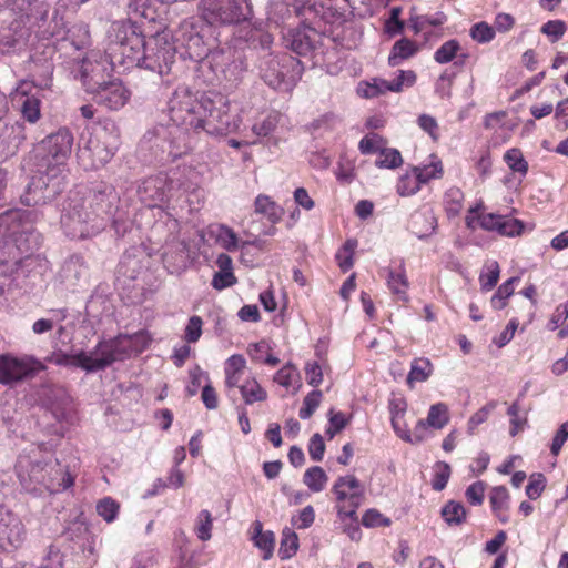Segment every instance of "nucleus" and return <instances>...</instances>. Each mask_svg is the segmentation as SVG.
I'll list each match as a JSON object with an SVG mask.
<instances>
[{
  "instance_id": "1",
  "label": "nucleus",
  "mask_w": 568,
  "mask_h": 568,
  "mask_svg": "<svg viewBox=\"0 0 568 568\" xmlns=\"http://www.w3.org/2000/svg\"><path fill=\"white\" fill-rule=\"evenodd\" d=\"M240 106L226 95L209 91L193 92L179 85L166 105L168 124L165 138L169 156L173 160L191 150V135L201 130L211 135H223L240 129Z\"/></svg>"
},
{
  "instance_id": "2",
  "label": "nucleus",
  "mask_w": 568,
  "mask_h": 568,
  "mask_svg": "<svg viewBox=\"0 0 568 568\" xmlns=\"http://www.w3.org/2000/svg\"><path fill=\"white\" fill-rule=\"evenodd\" d=\"M171 34L180 57L197 63L203 82L233 88L242 80L246 71L242 54L231 47L216 45L212 26L201 16L183 20Z\"/></svg>"
},
{
  "instance_id": "3",
  "label": "nucleus",
  "mask_w": 568,
  "mask_h": 568,
  "mask_svg": "<svg viewBox=\"0 0 568 568\" xmlns=\"http://www.w3.org/2000/svg\"><path fill=\"white\" fill-rule=\"evenodd\" d=\"M112 36L115 39L113 48L122 49L119 59L123 71L140 68L159 75L171 71L176 59L178 47L170 32H156L145 39L136 22L119 20L112 23Z\"/></svg>"
},
{
  "instance_id": "4",
  "label": "nucleus",
  "mask_w": 568,
  "mask_h": 568,
  "mask_svg": "<svg viewBox=\"0 0 568 568\" xmlns=\"http://www.w3.org/2000/svg\"><path fill=\"white\" fill-rule=\"evenodd\" d=\"M119 195L115 189L99 183L88 195L80 190L71 191L63 203L61 226L67 236L84 239L100 233L113 221Z\"/></svg>"
},
{
  "instance_id": "5",
  "label": "nucleus",
  "mask_w": 568,
  "mask_h": 568,
  "mask_svg": "<svg viewBox=\"0 0 568 568\" xmlns=\"http://www.w3.org/2000/svg\"><path fill=\"white\" fill-rule=\"evenodd\" d=\"M73 141L72 132L68 128H60L38 144V174L32 176L26 193L21 196L23 204L28 206L45 204L63 190L67 161L71 154Z\"/></svg>"
},
{
  "instance_id": "6",
  "label": "nucleus",
  "mask_w": 568,
  "mask_h": 568,
  "mask_svg": "<svg viewBox=\"0 0 568 568\" xmlns=\"http://www.w3.org/2000/svg\"><path fill=\"white\" fill-rule=\"evenodd\" d=\"M32 215L30 211L18 209L0 214V274L17 270L40 246Z\"/></svg>"
},
{
  "instance_id": "7",
  "label": "nucleus",
  "mask_w": 568,
  "mask_h": 568,
  "mask_svg": "<svg viewBox=\"0 0 568 568\" xmlns=\"http://www.w3.org/2000/svg\"><path fill=\"white\" fill-rule=\"evenodd\" d=\"M200 182V174L192 166H179L171 169L168 173L144 179L138 186V195L145 205L160 207L180 191L184 193L195 191Z\"/></svg>"
},
{
  "instance_id": "8",
  "label": "nucleus",
  "mask_w": 568,
  "mask_h": 568,
  "mask_svg": "<svg viewBox=\"0 0 568 568\" xmlns=\"http://www.w3.org/2000/svg\"><path fill=\"white\" fill-rule=\"evenodd\" d=\"M115 39L112 36V26L108 31V44L102 53L99 50H92L85 57L78 61L73 69L74 78L79 79L83 90L90 95L100 85L105 84L116 69L123 71L120 63L122 49L115 50Z\"/></svg>"
},
{
  "instance_id": "9",
  "label": "nucleus",
  "mask_w": 568,
  "mask_h": 568,
  "mask_svg": "<svg viewBox=\"0 0 568 568\" xmlns=\"http://www.w3.org/2000/svg\"><path fill=\"white\" fill-rule=\"evenodd\" d=\"M120 146V133L112 122L94 125L83 133L78 150V161L85 170L104 166L114 156Z\"/></svg>"
},
{
  "instance_id": "10",
  "label": "nucleus",
  "mask_w": 568,
  "mask_h": 568,
  "mask_svg": "<svg viewBox=\"0 0 568 568\" xmlns=\"http://www.w3.org/2000/svg\"><path fill=\"white\" fill-rule=\"evenodd\" d=\"M199 13L210 26H237L253 17L251 0H201Z\"/></svg>"
},
{
  "instance_id": "11",
  "label": "nucleus",
  "mask_w": 568,
  "mask_h": 568,
  "mask_svg": "<svg viewBox=\"0 0 568 568\" xmlns=\"http://www.w3.org/2000/svg\"><path fill=\"white\" fill-rule=\"evenodd\" d=\"M347 2V0H342ZM337 0H324L321 3L316 1L312 4L305 6L304 3L294 2L292 6L297 17H304L305 20H311L314 27L321 34H327L337 40L341 38L339 29L346 23V16L344 9L334 7Z\"/></svg>"
},
{
  "instance_id": "12",
  "label": "nucleus",
  "mask_w": 568,
  "mask_h": 568,
  "mask_svg": "<svg viewBox=\"0 0 568 568\" xmlns=\"http://www.w3.org/2000/svg\"><path fill=\"white\" fill-rule=\"evenodd\" d=\"M264 82L278 91H291L302 75L301 62L288 54L264 57L260 63Z\"/></svg>"
},
{
  "instance_id": "13",
  "label": "nucleus",
  "mask_w": 568,
  "mask_h": 568,
  "mask_svg": "<svg viewBox=\"0 0 568 568\" xmlns=\"http://www.w3.org/2000/svg\"><path fill=\"white\" fill-rule=\"evenodd\" d=\"M333 491L339 503L337 506L339 517L357 523V508L364 499V487L359 480L351 475L339 477L333 486Z\"/></svg>"
},
{
  "instance_id": "14",
  "label": "nucleus",
  "mask_w": 568,
  "mask_h": 568,
  "mask_svg": "<svg viewBox=\"0 0 568 568\" xmlns=\"http://www.w3.org/2000/svg\"><path fill=\"white\" fill-rule=\"evenodd\" d=\"M152 342L146 331H139L132 335L119 334L115 337L99 342L95 355H131L148 349Z\"/></svg>"
},
{
  "instance_id": "15",
  "label": "nucleus",
  "mask_w": 568,
  "mask_h": 568,
  "mask_svg": "<svg viewBox=\"0 0 568 568\" xmlns=\"http://www.w3.org/2000/svg\"><path fill=\"white\" fill-rule=\"evenodd\" d=\"M34 84L28 79H21L9 93V99L24 121L36 124L41 118V99L32 91Z\"/></svg>"
},
{
  "instance_id": "16",
  "label": "nucleus",
  "mask_w": 568,
  "mask_h": 568,
  "mask_svg": "<svg viewBox=\"0 0 568 568\" xmlns=\"http://www.w3.org/2000/svg\"><path fill=\"white\" fill-rule=\"evenodd\" d=\"M13 14L16 18L0 28V52L2 54H10L20 50L27 44L30 37L29 11Z\"/></svg>"
},
{
  "instance_id": "17",
  "label": "nucleus",
  "mask_w": 568,
  "mask_h": 568,
  "mask_svg": "<svg viewBox=\"0 0 568 568\" xmlns=\"http://www.w3.org/2000/svg\"><path fill=\"white\" fill-rule=\"evenodd\" d=\"M416 81L414 71L400 70L393 80L373 78L369 81H361L357 85V94L365 99L377 98L386 92H400L404 87H412Z\"/></svg>"
},
{
  "instance_id": "18",
  "label": "nucleus",
  "mask_w": 568,
  "mask_h": 568,
  "mask_svg": "<svg viewBox=\"0 0 568 568\" xmlns=\"http://www.w3.org/2000/svg\"><path fill=\"white\" fill-rule=\"evenodd\" d=\"M90 95L94 102L109 110H120L129 102L131 91L121 79L113 75Z\"/></svg>"
},
{
  "instance_id": "19",
  "label": "nucleus",
  "mask_w": 568,
  "mask_h": 568,
  "mask_svg": "<svg viewBox=\"0 0 568 568\" xmlns=\"http://www.w3.org/2000/svg\"><path fill=\"white\" fill-rule=\"evenodd\" d=\"M287 130L286 116L277 111L262 113L252 125V132L257 138H267L275 145L283 140Z\"/></svg>"
},
{
  "instance_id": "20",
  "label": "nucleus",
  "mask_w": 568,
  "mask_h": 568,
  "mask_svg": "<svg viewBox=\"0 0 568 568\" xmlns=\"http://www.w3.org/2000/svg\"><path fill=\"white\" fill-rule=\"evenodd\" d=\"M283 43L298 55H306L317 43L321 36L315 27L303 23L301 27L282 32Z\"/></svg>"
},
{
  "instance_id": "21",
  "label": "nucleus",
  "mask_w": 568,
  "mask_h": 568,
  "mask_svg": "<svg viewBox=\"0 0 568 568\" xmlns=\"http://www.w3.org/2000/svg\"><path fill=\"white\" fill-rule=\"evenodd\" d=\"M41 368L33 357H0V383L11 384Z\"/></svg>"
},
{
  "instance_id": "22",
  "label": "nucleus",
  "mask_w": 568,
  "mask_h": 568,
  "mask_svg": "<svg viewBox=\"0 0 568 568\" xmlns=\"http://www.w3.org/2000/svg\"><path fill=\"white\" fill-rule=\"evenodd\" d=\"M26 536V530L20 518L7 506L0 505V541H7L13 547H19Z\"/></svg>"
},
{
  "instance_id": "23",
  "label": "nucleus",
  "mask_w": 568,
  "mask_h": 568,
  "mask_svg": "<svg viewBox=\"0 0 568 568\" xmlns=\"http://www.w3.org/2000/svg\"><path fill=\"white\" fill-rule=\"evenodd\" d=\"M48 314L49 317L40 318L33 323L32 332L37 335H41L55 328L60 339L69 338V333L72 327L69 324H63L69 316L68 310H50Z\"/></svg>"
},
{
  "instance_id": "24",
  "label": "nucleus",
  "mask_w": 568,
  "mask_h": 568,
  "mask_svg": "<svg viewBox=\"0 0 568 568\" xmlns=\"http://www.w3.org/2000/svg\"><path fill=\"white\" fill-rule=\"evenodd\" d=\"M387 287L398 301H408L409 282L403 260L393 262V265L387 268Z\"/></svg>"
},
{
  "instance_id": "25",
  "label": "nucleus",
  "mask_w": 568,
  "mask_h": 568,
  "mask_svg": "<svg viewBox=\"0 0 568 568\" xmlns=\"http://www.w3.org/2000/svg\"><path fill=\"white\" fill-rule=\"evenodd\" d=\"M437 227V219L430 209L416 211L412 214L409 229L418 239H426Z\"/></svg>"
},
{
  "instance_id": "26",
  "label": "nucleus",
  "mask_w": 568,
  "mask_h": 568,
  "mask_svg": "<svg viewBox=\"0 0 568 568\" xmlns=\"http://www.w3.org/2000/svg\"><path fill=\"white\" fill-rule=\"evenodd\" d=\"M467 58L468 53L463 50L460 42L456 39L445 41L434 52V60L439 64H447L457 59L455 64L463 65Z\"/></svg>"
},
{
  "instance_id": "27",
  "label": "nucleus",
  "mask_w": 568,
  "mask_h": 568,
  "mask_svg": "<svg viewBox=\"0 0 568 568\" xmlns=\"http://www.w3.org/2000/svg\"><path fill=\"white\" fill-rule=\"evenodd\" d=\"M58 365H70L87 372H97L111 365L115 357H49Z\"/></svg>"
},
{
  "instance_id": "28",
  "label": "nucleus",
  "mask_w": 568,
  "mask_h": 568,
  "mask_svg": "<svg viewBox=\"0 0 568 568\" xmlns=\"http://www.w3.org/2000/svg\"><path fill=\"white\" fill-rule=\"evenodd\" d=\"M165 1L162 0H130V11L150 22L161 19Z\"/></svg>"
},
{
  "instance_id": "29",
  "label": "nucleus",
  "mask_w": 568,
  "mask_h": 568,
  "mask_svg": "<svg viewBox=\"0 0 568 568\" xmlns=\"http://www.w3.org/2000/svg\"><path fill=\"white\" fill-rule=\"evenodd\" d=\"M418 50L419 47L416 42L407 38H402L393 44L388 57V64L390 67H397L402 64L403 61L414 57Z\"/></svg>"
},
{
  "instance_id": "30",
  "label": "nucleus",
  "mask_w": 568,
  "mask_h": 568,
  "mask_svg": "<svg viewBox=\"0 0 568 568\" xmlns=\"http://www.w3.org/2000/svg\"><path fill=\"white\" fill-rule=\"evenodd\" d=\"M254 211L256 214L265 216L271 223L275 224L281 221L284 210L270 196L260 194L254 201Z\"/></svg>"
},
{
  "instance_id": "31",
  "label": "nucleus",
  "mask_w": 568,
  "mask_h": 568,
  "mask_svg": "<svg viewBox=\"0 0 568 568\" xmlns=\"http://www.w3.org/2000/svg\"><path fill=\"white\" fill-rule=\"evenodd\" d=\"M416 175L418 176L422 185L434 179H440L443 176V163L440 159L432 154L428 158V162L422 163L417 166H413Z\"/></svg>"
},
{
  "instance_id": "32",
  "label": "nucleus",
  "mask_w": 568,
  "mask_h": 568,
  "mask_svg": "<svg viewBox=\"0 0 568 568\" xmlns=\"http://www.w3.org/2000/svg\"><path fill=\"white\" fill-rule=\"evenodd\" d=\"M85 273V266L80 257L73 256L65 261L59 273L62 283L68 286H73L78 283L82 275Z\"/></svg>"
},
{
  "instance_id": "33",
  "label": "nucleus",
  "mask_w": 568,
  "mask_h": 568,
  "mask_svg": "<svg viewBox=\"0 0 568 568\" xmlns=\"http://www.w3.org/2000/svg\"><path fill=\"white\" fill-rule=\"evenodd\" d=\"M33 68L31 69L33 80H29L34 84V88L49 89L51 87V78L53 74V64L49 60L44 59L42 63H39L34 58L31 59Z\"/></svg>"
},
{
  "instance_id": "34",
  "label": "nucleus",
  "mask_w": 568,
  "mask_h": 568,
  "mask_svg": "<svg viewBox=\"0 0 568 568\" xmlns=\"http://www.w3.org/2000/svg\"><path fill=\"white\" fill-rule=\"evenodd\" d=\"M433 373V364L427 357H415L410 364L407 384L410 388L415 383L425 382Z\"/></svg>"
},
{
  "instance_id": "35",
  "label": "nucleus",
  "mask_w": 568,
  "mask_h": 568,
  "mask_svg": "<svg viewBox=\"0 0 568 568\" xmlns=\"http://www.w3.org/2000/svg\"><path fill=\"white\" fill-rule=\"evenodd\" d=\"M215 236L216 243L227 252L241 251V242L236 233L226 225H217L212 231Z\"/></svg>"
},
{
  "instance_id": "36",
  "label": "nucleus",
  "mask_w": 568,
  "mask_h": 568,
  "mask_svg": "<svg viewBox=\"0 0 568 568\" xmlns=\"http://www.w3.org/2000/svg\"><path fill=\"white\" fill-rule=\"evenodd\" d=\"M292 17L290 4L283 0H271L267 6V21L281 27Z\"/></svg>"
},
{
  "instance_id": "37",
  "label": "nucleus",
  "mask_w": 568,
  "mask_h": 568,
  "mask_svg": "<svg viewBox=\"0 0 568 568\" xmlns=\"http://www.w3.org/2000/svg\"><path fill=\"white\" fill-rule=\"evenodd\" d=\"M475 213L474 210H470L469 214L466 216V224L468 227L474 229L476 224H478L481 229L486 231H496L499 232L500 225V215L487 213L480 214L477 219L473 215Z\"/></svg>"
},
{
  "instance_id": "38",
  "label": "nucleus",
  "mask_w": 568,
  "mask_h": 568,
  "mask_svg": "<svg viewBox=\"0 0 568 568\" xmlns=\"http://www.w3.org/2000/svg\"><path fill=\"white\" fill-rule=\"evenodd\" d=\"M475 213L474 210H470L469 214L466 216V224L468 227L474 229L476 224H478L481 229L486 231H496L499 232L500 225V215L487 213L480 214L477 219L473 215Z\"/></svg>"
},
{
  "instance_id": "39",
  "label": "nucleus",
  "mask_w": 568,
  "mask_h": 568,
  "mask_svg": "<svg viewBox=\"0 0 568 568\" xmlns=\"http://www.w3.org/2000/svg\"><path fill=\"white\" fill-rule=\"evenodd\" d=\"M244 357H229L225 363L226 386L236 387L245 369Z\"/></svg>"
},
{
  "instance_id": "40",
  "label": "nucleus",
  "mask_w": 568,
  "mask_h": 568,
  "mask_svg": "<svg viewBox=\"0 0 568 568\" xmlns=\"http://www.w3.org/2000/svg\"><path fill=\"white\" fill-rule=\"evenodd\" d=\"M500 268L496 261H487L479 275L480 288L484 292L490 291L499 280Z\"/></svg>"
},
{
  "instance_id": "41",
  "label": "nucleus",
  "mask_w": 568,
  "mask_h": 568,
  "mask_svg": "<svg viewBox=\"0 0 568 568\" xmlns=\"http://www.w3.org/2000/svg\"><path fill=\"white\" fill-rule=\"evenodd\" d=\"M420 186L422 183L412 169L398 179L396 190L400 196H412L420 190Z\"/></svg>"
},
{
  "instance_id": "42",
  "label": "nucleus",
  "mask_w": 568,
  "mask_h": 568,
  "mask_svg": "<svg viewBox=\"0 0 568 568\" xmlns=\"http://www.w3.org/2000/svg\"><path fill=\"white\" fill-rule=\"evenodd\" d=\"M429 427L442 429L449 422L448 407L444 403L432 405L425 419Z\"/></svg>"
},
{
  "instance_id": "43",
  "label": "nucleus",
  "mask_w": 568,
  "mask_h": 568,
  "mask_svg": "<svg viewBox=\"0 0 568 568\" xmlns=\"http://www.w3.org/2000/svg\"><path fill=\"white\" fill-rule=\"evenodd\" d=\"M328 480L326 473L320 466L308 468L303 481L314 493L322 491Z\"/></svg>"
},
{
  "instance_id": "44",
  "label": "nucleus",
  "mask_w": 568,
  "mask_h": 568,
  "mask_svg": "<svg viewBox=\"0 0 568 568\" xmlns=\"http://www.w3.org/2000/svg\"><path fill=\"white\" fill-rule=\"evenodd\" d=\"M464 193L458 187H450L444 195V206L448 216H457L463 209Z\"/></svg>"
},
{
  "instance_id": "45",
  "label": "nucleus",
  "mask_w": 568,
  "mask_h": 568,
  "mask_svg": "<svg viewBox=\"0 0 568 568\" xmlns=\"http://www.w3.org/2000/svg\"><path fill=\"white\" fill-rule=\"evenodd\" d=\"M379 155L375 162V165L381 169H397L403 164V158L398 150L382 148V150L378 152Z\"/></svg>"
},
{
  "instance_id": "46",
  "label": "nucleus",
  "mask_w": 568,
  "mask_h": 568,
  "mask_svg": "<svg viewBox=\"0 0 568 568\" xmlns=\"http://www.w3.org/2000/svg\"><path fill=\"white\" fill-rule=\"evenodd\" d=\"M442 517L449 525H460L466 518L465 507L457 501H448L442 509Z\"/></svg>"
},
{
  "instance_id": "47",
  "label": "nucleus",
  "mask_w": 568,
  "mask_h": 568,
  "mask_svg": "<svg viewBox=\"0 0 568 568\" xmlns=\"http://www.w3.org/2000/svg\"><path fill=\"white\" fill-rule=\"evenodd\" d=\"M519 277H510L504 282L493 295L490 303L495 310H501L506 306V301L514 293V283L518 282Z\"/></svg>"
},
{
  "instance_id": "48",
  "label": "nucleus",
  "mask_w": 568,
  "mask_h": 568,
  "mask_svg": "<svg viewBox=\"0 0 568 568\" xmlns=\"http://www.w3.org/2000/svg\"><path fill=\"white\" fill-rule=\"evenodd\" d=\"M504 160L509 166V169L519 173L521 176H525L528 172V163L524 159L523 153L519 149H510L504 154Z\"/></svg>"
},
{
  "instance_id": "49",
  "label": "nucleus",
  "mask_w": 568,
  "mask_h": 568,
  "mask_svg": "<svg viewBox=\"0 0 568 568\" xmlns=\"http://www.w3.org/2000/svg\"><path fill=\"white\" fill-rule=\"evenodd\" d=\"M242 397L248 405L255 402H262L266 398V392L254 379L247 381L240 386Z\"/></svg>"
},
{
  "instance_id": "50",
  "label": "nucleus",
  "mask_w": 568,
  "mask_h": 568,
  "mask_svg": "<svg viewBox=\"0 0 568 568\" xmlns=\"http://www.w3.org/2000/svg\"><path fill=\"white\" fill-rule=\"evenodd\" d=\"M386 145L385 140L377 133H368L362 138L358 143V150L362 154L378 153Z\"/></svg>"
},
{
  "instance_id": "51",
  "label": "nucleus",
  "mask_w": 568,
  "mask_h": 568,
  "mask_svg": "<svg viewBox=\"0 0 568 568\" xmlns=\"http://www.w3.org/2000/svg\"><path fill=\"white\" fill-rule=\"evenodd\" d=\"M212 528H213V519L211 516V513L209 510H202L200 511L197 519H196V526H195V532L200 540L207 541L212 537Z\"/></svg>"
},
{
  "instance_id": "52",
  "label": "nucleus",
  "mask_w": 568,
  "mask_h": 568,
  "mask_svg": "<svg viewBox=\"0 0 568 568\" xmlns=\"http://www.w3.org/2000/svg\"><path fill=\"white\" fill-rule=\"evenodd\" d=\"M120 505L111 497H104L97 504V513L106 523H112L119 513Z\"/></svg>"
},
{
  "instance_id": "53",
  "label": "nucleus",
  "mask_w": 568,
  "mask_h": 568,
  "mask_svg": "<svg viewBox=\"0 0 568 568\" xmlns=\"http://www.w3.org/2000/svg\"><path fill=\"white\" fill-rule=\"evenodd\" d=\"M298 548L297 535L294 531L287 530L283 532L278 555L282 559H290L295 555Z\"/></svg>"
},
{
  "instance_id": "54",
  "label": "nucleus",
  "mask_w": 568,
  "mask_h": 568,
  "mask_svg": "<svg viewBox=\"0 0 568 568\" xmlns=\"http://www.w3.org/2000/svg\"><path fill=\"white\" fill-rule=\"evenodd\" d=\"M322 397L323 394L321 390H313L308 393L303 400V407L298 412L300 418H310L320 406Z\"/></svg>"
},
{
  "instance_id": "55",
  "label": "nucleus",
  "mask_w": 568,
  "mask_h": 568,
  "mask_svg": "<svg viewBox=\"0 0 568 568\" xmlns=\"http://www.w3.org/2000/svg\"><path fill=\"white\" fill-rule=\"evenodd\" d=\"M470 37L478 43H487L494 39L495 30L486 22H478L470 28Z\"/></svg>"
},
{
  "instance_id": "56",
  "label": "nucleus",
  "mask_w": 568,
  "mask_h": 568,
  "mask_svg": "<svg viewBox=\"0 0 568 568\" xmlns=\"http://www.w3.org/2000/svg\"><path fill=\"white\" fill-rule=\"evenodd\" d=\"M450 466L445 462H438L435 465V475L432 481L433 489L436 491L443 490L450 477Z\"/></svg>"
},
{
  "instance_id": "57",
  "label": "nucleus",
  "mask_w": 568,
  "mask_h": 568,
  "mask_svg": "<svg viewBox=\"0 0 568 568\" xmlns=\"http://www.w3.org/2000/svg\"><path fill=\"white\" fill-rule=\"evenodd\" d=\"M524 230L521 221L508 216L500 215L499 234L505 236L520 235Z\"/></svg>"
},
{
  "instance_id": "58",
  "label": "nucleus",
  "mask_w": 568,
  "mask_h": 568,
  "mask_svg": "<svg viewBox=\"0 0 568 568\" xmlns=\"http://www.w3.org/2000/svg\"><path fill=\"white\" fill-rule=\"evenodd\" d=\"M489 499L491 508L495 513L503 511L507 509L508 506V490L504 486L494 487L490 493Z\"/></svg>"
},
{
  "instance_id": "59",
  "label": "nucleus",
  "mask_w": 568,
  "mask_h": 568,
  "mask_svg": "<svg viewBox=\"0 0 568 568\" xmlns=\"http://www.w3.org/2000/svg\"><path fill=\"white\" fill-rule=\"evenodd\" d=\"M497 402L491 400L476 412L468 420V433L473 434L476 427L483 424L489 416V414L496 408Z\"/></svg>"
},
{
  "instance_id": "60",
  "label": "nucleus",
  "mask_w": 568,
  "mask_h": 568,
  "mask_svg": "<svg viewBox=\"0 0 568 568\" xmlns=\"http://www.w3.org/2000/svg\"><path fill=\"white\" fill-rule=\"evenodd\" d=\"M253 539L255 546L264 551L263 559L268 560L273 556L274 534L272 531H265V534L261 536H254Z\"/></svg>"
},
{
  "instance_id": "61",
  "label": "nucleus",
  "mask_w": 568,
  "mask_h": 568,
  "mask_svg": "<svg viewBox=\"0 0 568 568\" xmlns=\"http://www.w3.org/2000/svg\"><path fill=\"white\" fill-rule=\"evenodd\" d=\"M400 13V7H393L390 9V16L385 22V31L389 36H394L403 31L404 22L399 19Z\"/></svg>"
},
{
  "instance_id": "62",
  "label": "nucleus",
  "mask_w": 568,
  "mask_h": 568,
  "mask_svg": "<svg viewBox=\"0 0 568 568\" xmlns=\"http://www.w3.org/2000/svg\"><path fill=\"white\" fill-rule=\"evenodd\" d=\"M298 374L293 366L286 365L281 368L274 376V381L286 388L294 385L297 381Z\"/></svg>"
},
{
  "instance_id": "63",
  "label": "nucleus",
  "mask_w": 568,
  "mask_h": 568,
  "mask_svg": "<svg viewBox=\"0 0 568 568\" xmlns=\"http://www.w3.org/2000/svg\"><path fill=\"white\" fill-rule=\"evenodd\" d=\"M541 32L551 38V41H558L566 32V23L561 20H550L541 27Z\"/></svg>"
},
{
  "instance_id": "64",
  "label": "nucleus",
  "mask_w": 568,
  "mask_h": 568,
  "mask_svg": "<svg viewBox=\"0 0 568 568\" xmlns=\"http://www.w3.org/2000/svg\"><path fill=\"white\" fill-rule=\"evenodd\" d=\"M348 422L349 419L346 418L342 412L333 413V410H331L329 427L327 428L326 434L329 438H333L337 433L347 426Z\"/></svg>"
}]
</instances>
